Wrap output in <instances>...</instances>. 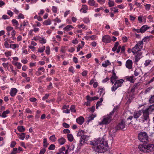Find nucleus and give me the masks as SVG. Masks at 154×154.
Masks as SVG:
<instances>
[{
    "label": "nucleus",
    "mask_w": 154,
    "mask_h": 154,
    "mask_svg": "<svg viewBox=\"0 0 154 154\" xmlns=\"http://www.w3.org/2000/svg\"><path fill=\"white\" fill-rule=\"evenodd\" d=\"M90 144L93 146V149L98 152H104L108 149L107 142L103 137L91 141Z\"/></svg>",
    "instance_id": "f257e3e1"
},
{
    "label": "nucleus",
    "mask_w": 154,
    "mask_h": 154,
    "mask_svg": "<svg viewBox=\"0 0 154 154\" xmlns=\"http://www.w3.org/2000/svg\"><path fill=\"white\" fill-rule=\"evenodd\" d=\"M154 111V104H152L149 107L144 110H142L143 113V119H140L139 122L141 123H143L145 121L147 122L149 121V112H152Z\"/></svg>",
    "instance_id": "f03ea898"
},
{
    "label": "nucleus",
    "mask_w": 154,
    "mask_h": 154,
    "mask_svg": "<svg viewBox=\"0 0 154 154\" xmlns=\"http://www.w3.org/2000/svg\"><path fill=\"white\" fill-rule=\"evenodd\" d=\"M138 148L140 151L144 152H149L154 151V144H152L140 145Z\"/></svg>",
    "instance_id": "7ed1b4c3"
},
{
    "label": "nucleus",
    "mask_w": 154,
    "mask_h": 154,
    "mask_svg": "<svg viewBox=\"0 0 154 154\" xmlns=\"http://www.w3.org/2000/svg\"><path fill=\"white\" fill-rule=\"evenodd\" d=\"M138 138L142 143H147L149 142V137L147 133L144 131L140 132L138 134Z\"/></svg>",
    "instance_id": "20e7f679"
},
{
    "label": "nucleus",
    "mask_w": 154,
    "mask_h": 154,
    "mask_svg": "<svg viewBox=\"0 0 154 154\" xmlns=\"http://www.w3.org/2000/svg\"><path fill=\"white\" fill-rule=\"evenodd\" d=\"M143 46V41H139L136 44L135 46L132 48L131 51L134 54H136L138 52L140 51L142 48Z\"/></svg>",
    "instance_id": "39448f33"
},
{
    "label": "nucleus",
    "mask_w": 154,
    "mask_h": 154,
    "mask_svg": "<svg viewBox=\"0 0 154 154\" xmlns=\"http://www.w3.org/2000/svg\"><path fill=\"white\" fill-rule=\"evenodd\" d=\"M116 110V109L114 108L113 110L110 112L109 114L106 117L103 119L100 124H107L109 123L112 120V117L111 115L114 113Z\"/></svg>",
    "instance_id": "423d86ee"
},
{
    "label": "nucleus",
    "mask_w": 154,
    "mask_h": 154,
    "mask_svg": "<svg viewBox=\"0 0 154 154\" xmlns=\"http://www.w3.org/2000/svg\"><path fill=\"white\" fill-rule=\"evenodd\" d=\"M124 81L122 79L117 80L113 86L112 87L111 90L112 91H115L119 87L122 86V84Z\"/></svg>",
    "instance_id": "0eeeda50"
},
{
    "label": "nucleus",
    "mask_w": 154,
    "mask_h": 154,
    "mask_svg": "<svg viewBox=\"0 0 154 154\" xmlns=\"http://www.w3.org/2000/svg\"><path fill=\"white\" fill-rule=\"evenodd\" d=\"M126 125L125 124V122L124 120H122L120 123L117 126V129L123 130H125L126 128Z\"/></svg>",
    "instance_id": "6e6552de"
},
{
    "label": "nucleus",
    "mask_w": 154,
    "mask_h": 154,
    "mask_svg": "<svg viewBox=\"0 0 154 154\" xmlns=\"http://www.w3.org/2000/svg\"><path fill=\"white\" fill-rule=\"evenodd\" d=\"M111 39L109 35H105L103 36L102 38V41L106 43L110 42Z\"/></svg>",
    "instance_id": "1a4fd4ad"
},
{
    "label": "nucleus",
    "mask_w": 154,
    "mask_h": 154,
    "mask_svg": "<svg viewBox=\"0 0 154 154\" xmlns=\"http://www.w3.org/2000/svg\"><path fill=\"white\" fill-rule=\"evenodd\" d=\"M133 62L132 60H128L125 64V66L127 68L129 69H130L132 68Z\"/></svg>",
    "instance_id": "9d476101"
},
{
    "label": "nucleus",
    "mask_w": 154,
    "mask_h": 154,
    "mask_svg": "<svg viewBox=\"0 0 154 154\" xmlns=\"http://www.w3.org/2000/svg\"><path fill=\"white\" fill-rule=\"evenodd\" d=\"M142 112V110L134 112L133 113V117L134 119H137L141 115Z\"/></svg>",
    "instance_id": "9b49d317"
},
{
    "label": "nucleus",
    "mask_w": 154,
    "mask_h": 154,
    "mask_svg": "<svg viewBox=\"0 0 154 154\" xmlns=\"http://www.w3.org/2000/svg\"><path fill=\"white\" fill-rule=\"evenodd\" d=\"M17 92V89L15 88H11L10 92V95L12 97L14 96Z\"/></svg>",
    "instance_id": "f8f14e48"
},
{
    "label": "nucleus",
    "mask_w": 154,
    "mask_h": 154,
    "mask_svg": "<svg viewBox=\"0 0 154 154\" xmlns=\"http://www.w3.org/2000/svg\"><path fill=\"white\" fill-rule=\"evenodd\" d=\"M77 122L80 125H82L84 122V119L82 116H80L76 119Z\"/></svg>",
    "instance_id": "ddd939ff"
},
{
    "label": "nucleus",
    "mask_w": 154,
    "mask_h": 154,
    "mask_svg": "<svg viewBox=\"0 0 154 154\" xmlns=\"http://www.w3.org/2000/svg\"><path fill=\"white\" fill-rule=\"evenodd\" d=\"M88 9V7L87 5H83L82 6V8L80 10V11L82 12L83 13H86Z\"/></svg>",
    "instance_id": "4468645a"
},
{
    "label": "nucleus",
    "mask_w": 154,
    "mask_h": 154,
    "mask_svg": "<svg viewBox=\"0 0 154 154\" xmlns=\"http://www.w3.org/2000/svg\"><path fill=\"white\" fill-rule=\"evenodd\" d=\"M150 28V27L146 25L143 26L140 28L141 33H143L146 30Z\"/></svg>",
    "instance_id": "2eb2a0df"
},
{
    "label": "nucleus",
    "mask_w": 154,
    "mask_h": 154,
    "mask_svg": "<svg viewBox=\"0 0 154 154\" xmlns=\"http://www.w3.org/2000/svg\"><path fill=\"white\" fill-rule=\"evenodd\" d=\"M59 143L60 145L64 144L66 142V140L63 137H62L58 140Z\"/></svg>",
    "instance_id": "dca6fc26"
},
{
    "label": "nucleus",
    "mask_w": 154,
    "mask_h": 154,
    "mask_svg": "<svg viewBox=\"0 0 154 154\" xmlns=\"http://www.w3.org/2000/svg\"><path fill=\"white\" fill-rule=\"evenodd\" d=\"M12 22L14 26H15L16 28H18L19 26L18 21L15 19H13L12 20Z\"/></svg>",
    "instance_id": "f3484780"
},
{
    "label": "nucleus",
    "mask_w": 154,
    "mask_h": 154,
    "mask_svg": "<svg viewBox=\"0 0 154 154\" xmlns=\"http://www.w3.org/2000/svg\"><path fill=\"white\" fill-rule=\"evenodd\" d=\"M9 112L10 111L8 109L7 110L5 111H4L1 115V117L2 118L6 117L7 116L6 115L9 113Z\"/></svg>",
    "instance_id": "a211bd4d"
},
{
    "label": "nucleus",
    "mask_w": 154,
    "mask_h": 154,
    "mask_svg": "<svg viewBox=\"0 0 154 154\" xmlns=\"http://www.w3.org/2000/svg\"><path fill=\"white\" fill-rule=\"evenodd\" d=\"M16 134H18L19 136V138L21 140H23L25 137V133H22L21 134H18L16 133Z\"/></svg>",
    "instance_id": "6ab92c4d"
},
{
    "label": "nucleus",
    "mask_w": 154,
    "mask_h": 154,
    "mask_svg": "<svg viewBox=\"0 0 154 154\" xmlns=\"http://www.w3.org/2000/svg\"><path fill=\"white\" fill-rule=\"evenodd\" d=\"M68 140L70 142L72 141L73 140V137L71 134H68L67 135Z\"/></svg>",
    "instance_id": "aec40b11"
},
{
    "label": "nucleus",
    "mask_w": 154,
    "mask_h": 154,
    "mask_svg": "<svg viewBox=\"0 0 154 154\" xmlns=\"http://www.w3.org/2000/svg\"><path fill=\"white\" fill-rule=\"evenodd\" d=\"M18 130L20 132H23L25 131V128L23 126H19L17 127Z\"/></svg>",
    "instance_id": "412c9836"
},
{
    "label": "nucleus",
    "mask_w": 154,
    "mask_h": 154,
    "mask_svg": "<svg viewBox=\"0 0 154 154\" xmlns=\"http://www.w3.org/2000/svg\"><path fill=\"white\" fill-rule=\"evenodd\" d=\"M111 79L114 80V81H116L117 79H118V77L116 76V73L113 72L111 78Z\"/></svg>",
    "instance_id": "4be33fe9"
},
{
    "label": "nucleus",
    "mask_w": 154,
    "mask_h": 154,
    "mask_svg": "<svg viewBox=\"0 0 154 154\" xmlns=\"http://www.w3.org/2000/svg\"><path fill=\"white\" fill-rule=\"evenodd\" d=\"M84 131L82 130H79L77 134V136L78 137H82L84 135Z\"/></svg>",
    "instance_id": "5701e85b"
},
{
    "label": "nucleus",
    "mask_w": 154,
    "mask_h": 154,
    "mask_svg": "<svg viewBox=\"0 0 154 154\" xmlns=\"http://www.w3.org/2000/svg\"><path fill=\"white\" fill-rule=\"evenodd\" d=\"M134 77V76H130L127 77L126 78V79L127 80L130 81L131 82L133 83L134 82V81L133 79Z\"/></svg>",
    "instance_id": "b1692460"
},
{
    "label": "nucleus",
    "mask_w": 154,
    "mask_h": 154,
    "mask_svg": "<svg viewBox=\"0 0 154 154\" xmlns=\"http://www.w3.org/2000/svg\"><path fill=\"white\" fill-rule=\"evenodd\" d=\"M110 63L108 60H107L104 63L102 64V66L104 67H106L108 66L109 65Z\"/></svg>",
    "instance_id": "393cba45"
},
{
    "label": "nucleus",
    "mask_w": 154,
    "mask_h": 154,
    "mask_svg": "<svg viewBox=\"0 0 154 154\" xmlns=\"http://www.w3.org/2000/svg\"><path fill=\"white\" fill-rule=\"evenodd\" d=\"M49 139L52 142H54L56 140L57 138L55 137V135H53L50 137Z\"/></svg>",
    "instance_id": "a878e982"
},
{
    "label": "nucleus",
    "mask_w": 154,
    "mask_h": 154,
    "mask_svg": "<svg viewBox=\"0 0 154 154\" xmlns=\"http://www.w3.org/2000/svg\"><path fill=\"white\" fill-rule=\"evenodd\" d=\"M51 23V21L50 19H48L47 20H45L43 23V24L45 25H48Z\"/></svg>",
    "instance_id": "bb28decb"
},
{
    "label": "nucleus",
    "mask_w": 154,
    "mask_h": 154,
    "mask_svg": "<svg viewBox=\"0 0 154 154\" xmlns=\"http://www.w3.org/2000/svg\"><path fill=\"white\" fill-rule=\"evenodd\" d=\"M119 43L118 42H116L115 43L114 45V46L113 48H112V51H115L116 50L119 45Z\"/></svg>",
    "instance_id": "cd10ccee"
},
{
    "label": "nucleus",
    "mask_w": 154,
    "mask_h": 154,
    "mask_svg": "<svg viewBox=\"0 0 154 154\" xmlns=\"http://www.w3.org/2000/svg\"><path fill=\"white\" fill-rule=\"evenodd\" d=\"M140 69H136L134 71V75L135 76H138L140 73Z\"/></svg>",
    "instance_id": "c85d7f7f"
},
{
    "label": "nucleus",
    "mask_w": 154,
    "mask_h": 154,
    "mask_svg": "<svg viewBox=\"0 0 154 154\" xmlns=\"http://www.w3.org/2000/svg\"><path fill=\"white\" fill-rule=\"evenodd\" d=\"M88 2V4L91 6L94 5V4H95V2L94 0H89Z\"/></svg>",
    "instance_id": "c756f323"
},
{
    "label": "nucleus",
    "mask_w": 154,
    "mask_h": 154,
    "mask_svg": "<svg viewBox=\"0 0 154 154\" xmlns=\"http://www.w3.org/2000/svg\"><path fill=\"white\" fill-rule=\"evenodd\" d=\"M72 26L69 25H67L66 27H65L63 29L66 31H69L70 29L71 28H72Z\"/></svg>",
    "instance_id": "7c9ffc66"
},
{
    "label": "nucleus",
    "mask_w": 154,
    "mask_h": 154,
    "mask_svg": "<svg viewBox=\"0 0 154 154\" xmlns=\"http://www.w3.org/2000/svg\"><path fill=\"white\" fill-rule=\"evenodd\" d=\"M96 117V116L92 115L90 116L88 119L87 122H88L91 120H93L94 117Z\"/></svg>",
    "instance_id": "2f4dec72"
},
{
    "label": "nucleus",
    "mask_w": 154,
    "mask_h": 154,
    "mask_svg": "<svg viewBox=\"0 0 154 154\" xmlns=\"http://www.w3.org/2000/svg\"><path fill=\"white\" fill-rule=\"evenodd\" d=\"M19 45L17 44H12L10 45V48H11L13 49H15L16 48H18Z\"/></svg>",
    "instance_id": "473e14b6"
},
{
    "label": "nucleus",
    "mask_w": 154,
    "mask_h": 154,
    "mask_svg": "<svg viewBox=\"0 0 154 154\" xmlns=\"http://www.w3.org/2000/svg\"><path fill=\"white\" fill-rule=\"evenodd\" d=\"M151 60H146L144 63V65L145 66H147L150 64Z\"/></svg>",
    "instance_id": "72a5a7b5"
},
{
    "label": "nucleus",
    "mask_w": 154,
    "mask_h": 154,
    "mask_svg": "<svg viewBox=\"0 0 154 154\" xmlns=\"http://www.w3.org/2000/svg\"><path fill=\"white\" fill-rule=\"evenodd\" d=\"M49 144L48 143L47 140L46 138H44L43 140V145L45 147H47Z\"/></svg>",
    "instance_id": "f704fd0d"
},
{
    "label": "nucleus",
    "mask_w": 154,
    "mask_h": 154,
    "mask_svg": "<svg viewBox=\"0 0 154 154\" xmlns=\"http://www.w3.org/2000/svg\"><path fill=\"white\" fill-rule=\"evenodd\" d=\"M16 153H19V152L18 151L17 149V148H14L13 149V150L11 153V154H13Z\"/></svg>",
    "instance_id": "c9c22d12"
},
{
    "label": "nucleus",
    "mask_w": 154,
    "mask_h": 154,
    "mask_svg": "<svg viewBox=\"0 0 154 154\" xmlns=\"http://www.w3.org/2000/svg\"><path fill=\"white\" fill-rule=\"evenodd\" d=\"M115 130L113 129H111L109 131V134L111 136H113L114 135Z\"/></svg>",
    "instance_id": "e433bc0d"
},
{
    "label": "nucleus",
    "mask_w": 154,
    "mask_h": 154,
    "mask_svg": "<svg viewBox=\"0 0 154 154\" xmlns=\"http://www.w3.org/2000/svg\"><path fill=\"white\" fill-rule=\"evenodd\" d=\"M65 147L64 146H62L61 148L60 149H59V152L58 153H57L64 154V153L63 152V151H65Z\"/></svg>",
    "instance_id": "4c0bfd02"
},
{
    "label": "nucleus",
    "mask_w": 154,
    "mask_h": 154,
    "mask_svg": "<svg viewBox=\"0 0 154 154\" xmlns=\"http://www.w3.org/2000/svg\"><path fill=\"white\" fill-rule=\"evenodd\" d=\"M108 4L109 5V7H112L114 5V2L113 1L109 0V1Z\"/></svg>",
    "instance_id": "58836bf2"
},
{
    "label": "nucleus",
    "mask_w": 154,
    "mask_h": 154,
    "mask_svg": "<svg viewBox=\"0 0 154 154\" xmlns=\"http://www.w3.org/2000/svg\"><path fill=\"white\" fill-rule=\"evenodd\" d=\"M55 148V146L54 144H51L48 147V149L50 150H53Z\"/></svg>",
    "instance_id": "ea45409f"
},
{
    "label": "nucleus",
    "mask_w": 154,
    "mask_h": 154,
    "mask_svg": "<svg viewBox=\"0 0 154 154\" xmlns=\"http://www.w3.org/2000/svg\"><path fill=\"white\" fill-rule=\"evenodd\" d=\"M81 138L85 141H87L88 140L89 137L85 135H83Z\"/></svg>",
    "instance_id": "a19ab883"
},
{
    "label": "nucleus",
    "mask_w": 154,
    "mask_h": 154,
    "mask_svg": "<svg viewBox=\"0 0 154 154\" xmlns=\"http://www.w3.org/2000/svg\"><path fill=\"white\" fill-rule=\"evenodd\" d=\"M67 147H68V150H69V152H70L71 151L73 150L75 147L73 145H72L69 147V146H67Z\"/></svg>",
    "instance_id": "79ce46f5"
},
{
    "label": "nucleus",
    "mask_w": 154,
    "mask_h": 154,
    "mask_svg": "<svg viewBox=\"0 0 154 154\" xmlns=\"http://www.w3.org/2000/svg\"><path fill=\"white\" fill-rule=\"evenodd\" d=\"M145 9L149 11L151 5L146 4L145 5Z\"/></svg>",
    "instance_id": "37998d69"
},
{
    "label": "nucleus",
    "mask_w": 154,
    "mask_h": 154,
    "mask_svg": "<svg viewBox=\"0 0 154 154\" xmlns=\"http://www.w3.org/2000/svg\"><path fill=\"white\" fill-rule=\"evenodd\" d=\"M57 8L56 7L53 6L52 7V10L53 12L54 13H56L57 12Z\"/></svg>",
    "instance_id": "c03bdc74"
},
{
    "label": "nucleus",
    "mask_w": 154,
    "mask_h": 154,
    "mask_svg": "<svg viewBox=\"0 0 154 154\" xmlns=\"http://www.w3.org/2000/svg\"><path fill=\"white\" fill-rule=\"evenodd\" d=\"M75 106L74 105H72L70 107V110L71 112H75L76 111V110L75 109Z\"/></svg>",
    "instance_id": "a18cd8bd"
},
{
    "label": "nucleus",
    "mask_w": 154,
    "mask_h": 154,
    "mask_svg": "<svg viewBox=\"0 0 154 154\" xmlns=\"http://www.w3.org/2000/svg\"><path fill=\"white\" fill-rule=\"evenodd\" d=\"M15 35V31L14 30H13L11 32L12 37L13 38V39L14 40L16 38L14 36Z\"/></svg>",
    "instance_id": "49530a36"
},
{
    "label": "nucleus",
    "mask_w": 154,
    "mask_h": 154,
    "mask_svg": "<svg viewBox=\"0 0 154 154\" xmlns=\"http://www.w3.org/2000/svg\"><path fill=\"white\" fill-rule=\"evenodd\" d=\"M149 102L151 103H154V95L152 96L150 99L149 100Z\"/></svg>",
    "instance_id": "de8ad7c7"
},
{
    "label": "nucleus",
    "mask_w": 154,
    "mask_h": 154,
    "mask_svg": "<svg viewBox=\"0 0 154 154\" xmlns=\"http://www.w3.org/2000/svg\"><path fill=\"white\" fill-rule=\"evenodd\" d=\"M45 49V46L43 47L38 49V51L40 53H42L44 51Z\"/></svg>",
    "instance_id": "09e8293b"
},
{
    "label": "nucleus",
    "mask_w": 154,
    "mask_h": 154,
    "mask_svg": "<svg viewBox=\"0 0 154 154\" xmlns=\"http://www.w3.org/2000/svg\"><path fill=\"white\" fill-rule=\"evenodd\" d=\"M16 144V143L15 141H12L11 142L10 145V147L11 148L14 147Z\"/></svg>",
    "instance_id": "8fccbe9b"
},
{
    "label": "nucleus",
    "mask_w": 154,
    "mask_h": 154,
    "mask_svg": "<svg viewBox=\"0 0 154 154\" xmlns=\"http://www.w3.org/2000/svg\"><path fill=\"white\" fill-rule=\"evenodd\" d=\"M45 52L46 53V54L48 55L50 53V48L48 46L46 47V50H45Z\"/></svg>",
    "instance_id": "3c124183"
},
{
    "label": "nucleus",
    "mask_w": 154,
    "mask_h": 154,
    "mask_svg": "<svg viewBox=\"0 0 154 154\" xmlns=\"http://www.w3.org/2000/svg\"><path fill=\"white\" fill-rule=\"evenodd\" d=\"M5 56L7 57L10 56L11 55V52L10 51H8L7 52H6L5 53Z\"/></svg>",
    "instance_id": "603ef678"
},
{
    "label": "nucleus",
    "mask_w": 154,
    "mask_h": 154,
    "mask_svg": "<svg viewBox=\"0 0 154 154\" xmlns=\"http://www.w3.org/2000/svg\"><path fill=\"white\" fill-rule=\"evenodd\" d=\"M63 126L66 128H68L69 127V125L65 122H64L63 123Z\"/></svg>",
    "instance_id": "864d4df0"
},
{
    "label": "nucleus",
    "mask_w": 154,
    "mask_h": 154,
    "mask_svg": "<svg viewBox=\"0 0 154 154\" xmlns=\"http://www.w3.org/2000/svg\"><path fill=\"white\" fill-rule=\"evenodd\" d=\"M17 64H16L17 65L16 66H17V67L18 69H20L22 65L20 63L18 62L17 63Z\"/></svg>",
    "instance_id": "5fc2aeb1"
},
{
    "label": "nucleus",
    "mask_w": 154,
    "mask_h": 154,
    "mask_svg": "<svg viewBox=\"0 0 154 154\" xmlns=\"http://www.w3.org/2000/svg\"><path fill=\"white\" fill-rule=\"evenodd\" d=\"M85 141L84 140H83L81 138L79 143L80 145L81 146L83 145L85 143Z\"/></svg>",
    "instance_id": "6e6d98bb"
},
{
    "label": "nucleus",
    "mask_w": 154,
    "mask_h": 154,
    "mask_svg": "<svg viewBox=\"0 0 154 154\" xmlns=\"http://www.w3.org/2000/svg\"><path fill=\"white\" fill-rule=\"evenodd\" d=\"M5 46L7 48H10V45L8 43L7 41H6L4 44Z\"/></svg>",
    "instance_id": "4d7b16f0"
},
{
    "label": "nucleus",
    "mask_w": 154,
    "mask_h": 154,
    "mask_svg": "<svg viewBox=\"0 0 154 154\" xmlns=\"http://www.w3.org/2000/svg\"><path fill=\"white\" fill-rule=\"evenodd\" d=\"M46 150L45 148L42 149L40 150L39 154H44Z\"/></svg>",
    "instance_id": "13d9d810"
},
{
    "label": "nucleus",
    "mask_w": 154,
    "mask_h": 154,
    "mask_svg": "<svg viewBox=\"0 0 154 154\" xmlns=\"http://www.w3.org/2000/svg\"><path fill=\"white\" fill-rule=\"evenodd\" d=\"M69 71L72 73H74V68L72 66H70L69 69Z\"/></svg>",
    "instance_id": "bf43d9fd"
},
{
    "label": "nucleus",
    "mask_w": 154,
    "mask_h": 154,
    "mask_svg": "<svg viewBox=\"0 0 154 154\" xmlns=\"http://www.w3.org/2000/svg\"><path fill=\"white\" fill-rule=\"evenodd\" d=\"M25 110H26V112L27 113H30V114H32V111L29 108H26V109Z\"/></svg>",
    "instance_id": "052dcab7"
},
{
    "label": "nucleus",
    "mask_w": 154,
    "mask_h": 154,
    "mask_svg": "<svg viewBox=\"0 0 154 154\" xmlns=\"http://www.w3.org/2000/svg\"><path fill=\"white\" fill-rule=\"evenodd\" d=\"M70 132V131L67 129H64L63 130V132L65 134H69Z\"/></svg>",
    "instance_id": "680f3d73"
},
{
    "label": "nucleus",
    "mask_w": 154,
    "mask_h": 154,
    "mask_svg": "<svg viewBox=\"0 0 154 154\" xmlns=\"http://www.w3.org/2000/svg\"><path fill=\"white\" fill-rule=\"evenodd\" d=\"M49 94H46L45 96L43 97L42 100H45L47 99L48 97L49 96Z\"/></svg>",
    "instance_id": "e2e57ef3"
},
{
    "label": "nucleus",
    "mask_w": 154,
    "mask_h": 154,
    "mask_svg": "<svg viewBox=\"0 0 154 154\" xmlns=\"http://www.w3.org/2000/svg\"><path fill=\"white\" fill-rule=\"evenodd\" d=\"M134 5L137 6L138 7L141 8L142 7V5H141L140 3H138L137 2H135Z\"/></svg>",
    "instance_id": "0e129e2a"
},
{
    "label": "nucleus",
    "mask_w": 154,
    "mask_h": 154,
    "mask_svg": "<svg viewBox=\"0 0 154 154\" xmlns=\"http://www.w3.org/2000/svg\"><path fill=\"white\" fill-rule=\"evenodd\" d=\"M103 8L101 7V8H99L95 9L94 11H95V12H99L100 10H103Z\"/></svg>",
    "instance_id": "69168bd1"
},
{
    "label": "nucleus",
    "mask_w": 154,
    "mask_h": 154,
    "mask_svg": "<svg viewBox=\"0 0 154 154\" xmlns=\"http://www.w3.org/2000/svg\"><path fill=\"white\" fill-rule=\"evenodd\" d=\"M111 10L113 11L114 13L118 12V9H116L115 8H111Z\"/></svg>",
    "instance_id": "338daca9"
},
{
    "label": "nucleus",
    "mask_w": 154,
    "mask_h": 154,
    "mask_svg": "<svg viewBox=\"0 0 154 154\" xmlns=\"http://www.w3.org/2000/svg\"><path fill=\"white\" fill-rule=\"evenodd\" d=\"M18 17L19 19H23L24 18L23 15L22 14H20L18 15Z\"/></svg>",
    "instance_id": "774afa93"
}]
</instances>
